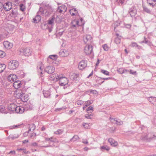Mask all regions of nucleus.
I'll list each match as a JSON object with an SVG mask.
<instances>
[{
  "label": "nucleus",
  "instance_id": "f257e3e1",
  "mask_svg": "<svg viewBox=\"0 0 156 156\" xmlns=\"http://www.w3.org/2000/svg\"><path fill=\"white\" fill-rule=\"evenodd\" d=\"M72 26L73 27H75L76 26H82L84 25L85 24L84 21L83 19L80 17L79 19L77 20H73L71 22Z\"/></svg>",
  "mask_w": 156,
  "mask_h": 156
},
{
  "label": "nucleus",
  "instance_id": "f03ea898",
  "mask_svg": "<svg viewBox=\"0 0 156 156\" xmlns=\"http://www.w3.org/2000/svg\"><path fill=\"white\" fill-rule=\"evenodd\" d=\"M18 62L16 60L10 61L9 63L8 68L10 70H14L17 68L19 66Z\"/></svg>",
  "mask_w": 156,
  "mask_h": 156
},
{
  "label": "nucleus",
  "instance_id": "7ed1b4c3",
  "mask_svg": "<svg viewBox=\"0 0 156 156\" xmlns=\"http://www.w3.org/2000/svg\"><path fill=\"white\" fill-rule=\"evenodd\" d=\"M20 51L25 56L27 57L30 56L32 53V50L29 47L24 48Z\"/></svg>",
  "mask_w": 156,
  "mask_h": 156
},
{
  "label": "nucleus",
  "instance_id": "20e7f679",
  "mask_svg": "<svg viewBox=\"0 0 156 156\" xmlns=\"http://www.w3.org/2000/svg\"><path fill=\"white\" fill-rule=\"evenodd\" d=\"M93 51V47L91 45H87L84 47L83 51L86 55H89Z\"/></svg>",
  "mask_w": 156,
  "mask_h": 156
},
{
  "label": "nucleus",
  "instance_id": "39448f33",
  "mask_svg": "<svg viewBox=\"0 0 156 156\" xmlns=\"http://www.w3.org/2000/svg\"><path fill=\"white\" fill-rule=\"evenodd\" d=\"M59 80V84L62 86H65L68 83V80L65 77H63L62 76H61Z\"/></svg>",
  "mask_w": 156,
  "mask_h": 156
},
{
  "label": "nucleus",
  "instance_id": "423d86ee",
  "mask_svg": "<svg viewBox=\"0 0 156 156\" xmlns=\"http://www.w3.org/2000/svg\"><path fill=\"white\" fill-rule=\"evenodd\" d=\"M12 8V3L10 2H7L3 5V8L5 11H9Z\"/></svg>",
  "mask_w": 156,
  "mask_h": 156
},
{
  "label": "nucleus",
  "instance_id": "0eeeda50",
  "mask_svg": "<svg viewBox=\"0 0 156 156\" xmlns=\"http://www.w3.org/2000/svg\"><path fill=\"white\" fill-rule=\"evenodd\" d=\"M4 47L7 49L9 50L12 48L13 46L12 43L10 42L7 41H5L3 42Z\"/></svg>",
  "mask_w": 156,
  "mask_h": 156
},
{
  "label": "nucleus",
  "instance_id": "6e6552de",
  "mask_svg": "<svg viewBox=\"0 0 156 156\" xmlns=\"http://www.w3.org/2000/svg\"><path fill=\"white\" fill-rule=\"evenodd\" d=\"M62 76V75H58L57 73H55L51 75V79L52 80L57 81L59 80Z\"/></svg>",
  "mask_w": 156,
  "mask_h": 156
},
{
  "label": "nucleus",
  "instance_id": "1a4fd4ad",
  "mask_svg": "<svg viewBox=\"0 0 156 156\" xmlns=\"http://www.w3.org/2000/svg\"><path fill=\"white\" fill-rule=\"evenodd\" d=\"M87 66L86 62L82 60L79 62L78 68L79 69L83 70L86 68Z\"/></svg>",
  "mask_w": 156,
  "mask_h": 156
},
{
  "label": "nucleus",
  "instance_id": "9d476101",
  "mask_svg": "<svg viewBox=\"0 0 156 156\" xmlns=\"http://www.w3.org/2000/svg\"><path fill=\"white\" fill-rule=\"evenodd\" d=\"M17 79V76L14 74H12L9 75L8 77V80L11 82H14Z\"/></svg>",
  "mask_w": 156,
  "mask_h": 156
},
{
  "label": "nucleus",
  "instance_id": "9b49d317",
  "mask_svg": "<svg viewBox=\"0 0 156 156\" xmlns=\"http://www.w3.org/2000/svg\"><path fill=\"white\" fill-rule=\"evenodd\" d=\"M92 37L91 35L89 34H86L83 36V39L84 42L87 43L88 42H90L92 40Z\"/></svg>",
  "mask_w": 156,
  "mask_h": 156
},
{
  "label": "nucleus",
  "instance_id": "f8f14e48",
  "mask_svg": "<svg viewBox=\"0 0 156 156\" xmlns=\"http://www.w3.org/2000/svg\"><path fill=\"white\" fill-rule=\"evenodd\" d=\"M16 106L13 104H10L8 106L7 109L10 113H14L15 112V109Z\"/></svg>",
  "mask_w": 156,
  "mask_h": 156
},
{
  "label": "nucleus",
  "instance_id": "ddd939ff",
  "mask_svg": "<svg viewBox=\"0 0 156 156\" xmlns=\"http://www.w3.org/2000/svg\"><path fill=\"white\" fill-rule=\"evenodd\" d=\"M67 10V8L64 5H62L59 6L58 11V12L62 14L64 13Z\"/></svg>",
  "mask_w": 156,
  "mask_h": 156
},
{
  "label": "nucleus",
  "instance_id": "4468645a",
  "mask_svg": "<svg viewBox=\"0 0 156 156\" xmlns=\"http://www.w3.org/2000/svg\"><path fill=\"white\" fill-rule=\"evenodd\" d=\"M45 70L48 73L50 74L54 72L55 68L52 66H49L46 68Z\"/></svg>",
  "mask_w": 156,
  "mask_h": 156
},
{
  "label": "nucleus",
  "instance_id": "2eb2a0df",
  "mask_svg": "<svg viewBox=\"0 0 156 156\" xmlns=\"http://www.w3.org/2000/svg\"><path fill=\"white\" fill-rule=\"evenodd\" d=\"M24 110L25 109L23 107L16 106L15 109V112L17 113L22 114L24 112Z\"/></svg>",
  "mask_w": 156,
  "mask_h": 156
},
{
  "label": "nucleus",
  "instance_id": "dca6fc26",
  "mask_svg": "<svg viewBox=\"0 0 156 156\" xmlns=\"http://www.w3.org/2000/svg\"><path fill=\"white\" fill-rule=\"evenodd\" d=\"M14 27L13 26L11 25H9L5 28V30L8 34H11L13 31Z\"/></svg>",
  "mask_w": 156,
  "mask_h": 156
},
{
  "label": "nucleus",
  "instance_id": "f3484780",
  "mask_svg": "<svg viewBox=\"0 0 156 156\" xmlns=\"http://www.w3.org/2000/svg\"><path fill=\"white\" fill-rule=\"evenodd\" d=\"M109 119L112 123H115L118 125H120L123 124L122 122L120 120H117L115 119H113L111 117H110Z\"/></svg>",
  "mask_w": 156,
  "mask_h": 156
},
{
  "label": "nucleus",
  "instance_id": "a211bd4d",
  "mask_svg": "<svg viewBox=\"0 0 156 156\" xmlns=\"http://www.w3.org/2000/svg\"><path fill=\"white\" fill-rule=\"evenodd\" d=\"M21 82L19 80L16 81L14 82L13 86L15 89L20 88L21 86Z\"/></svg>",
  "mask_w": 156,
  "mask_h": 156
},
{
  "label": "nucleus",
  "instance_id": "6ab92c4d",
  "mask_svg": "<svg viewBox=\"0 0 156 156\" xmlns=\"http://www.w3.org/2000/svg\"><path fill=\"white\" fill-rule=\"evenodd\" d=\"M69 54V52L68 51L66 50H64L63 51H60L59 52V54L61 57H64L68 56Z\"/></svg>",
  "mask_w": 156,
  "mask_h": 156
},
{
  "label": "nucleus",
  "instance_id": "aec40b11",
  "mask_svg": "<svg viewBox=\"0 0 156 156\" xmlns=\"http://www.w3.org/2000/svg\"><path fill=\"white\" fill-rule=\"evenodd\" d=\"M108 141L110 143L111 145L113 147H115L118 144L117 142L115 141L112 138H109L108 140Z\"/></svg>",
  "mask_w": 156,
  "mask_h": 156
},
{
  "label": "nucleus",
  "instance_id": "412c9836",
  "mask_svg": "<svg viewBox=\"0 0 156 156\" xmlns=\"http://www.w3.org/2000/svg\"><path fill=\"white\" fill-rule=\"evenodd\" d=\"M15 95L16 94L15 96L16 98H22L23 97H25V94H22V92L20 91H17L15 92L14 94Z\"/></svg>",
  "mask_w": 156,
  "mask_h": 156
},
{
  "label": "nucleus",
  "instance_id": "4be33fe9",
  "mask_svg": "<svg viewBox=\"0 0 156 156\" xmlns=\"http://www.w3.org/2000/svg\"><path fill=\"white\" fill-rule=\"evenodd\" d=\"M69 12L72 16H76L77 15L78 12L75 8H73L70 10Z\"/></svg>",
  "mask_w": 156,
  "mask_h": 156
},
{
  "label": "nucleus",
  "instance_id": "5701e85b",
  "mask_svg": "<svg viewBox=\"0 0 156 156\" xmlns=\"http://www.w3.org/2000/svg\"><path fill=\"white\" fill-rule=\"evenodd\" d=\"M6 66L4 64H0V73L2 72L5 69Z\"/></svg>",
  "mask_w": 156,
  "mask_h": 156
},
{
  "label": "nucleus",
  "instance_id": "b1692460",
  "mask_svg": "<svg viewBox=\"0 0 156 156\" xmlns=\"http://www.w3.org/2000/svg\"><path fill=\"white\" fill-rule=\"evenodd\" d=\"M19 136L18 134L9 135L8 137V138L9 139H11L12 140H13L14 139L18 138Z\"/></svg>",
  "mask_w": 156,
  "mask_h": 156
},
{
  "label": "nucleus",
  "instance_id": "393cba45",
  "mask_svg": "<svg viewBox=\"0 0 156 156\" xmlns=\"http://www.w3.org/2000/svg\"><path fill=\"white\" fill-rule=\"evenodd\" d=\"M55 18L54 17H52L49 19L48 21V23L49 25H52L53 24Z\"/></svg>",
  "mask_w": 156,
  "mask_h": 156
},
{
  "label": "nucleus",
  "instance_id": "a878e982",
  "mask_svg": "<svg viewBox=\"0 0 156 156\" xmlns=\"http://www.w3.org/2000/svg\"><path fill=\"white\" fill-rule=\"evenodd\" d=\"M147 2L150 5L153 6L154 5L156 2V0H147Z\"/></svg>",
  "mask_w": 156,
  "mask_h": 156
},
{
  "label": "nucleus",
  "instance_id": "bb28decb",
  "mask_svg": "<svg viewBox=\"0 0 156 156\" xmlns=\"http://www.w3.org/2000/svg\"><path fill=\"white\" fill-rule=\"evenodd\" d=\"M41 20V17L39 16H36L35 18L33 19L34 22L37 23Z\"/></svg>",
  "mask_w": 156,
  "mask_h": 156
},
{
  "label": "nucleus",
  "instance_id": "cd10ccee",
  "mask_svg": "<svg viewBox=\"0 0 156 156\" xmlns=\"http://www.w3.org/2000/svg\"><path fill=\"white\" fill-rule=\"evenodd\" d=\"M35 128V126H34V125L33 124H30V125L29 127V129L28 131V132L29 131H33L34 130Z\"/></svg>",
  "mask_w": 156,
  "mask_h": 156
},
{
  "label": "nucleus",
  "instance_id": "c85d7f7f",
  "mask_svg": "<svg viewBox=\"0 0 156 156\" xmlns=\"http://www.w3.org/2000/svg\"><path fill=\"white\" fill-rule=\"evenodd\" d=\"M100 149L102 151H103V150H106L107 151H108L110 149V148L107 146H104L101 147H100Z\"/></svg>",
  "mask_w": 156,
  "mask_h": 156
},
{
  "label": "nucleus",
  "instance_id": "c756f323",
  "mask_svg": "<svg viewBox=\"0 0 156 156\" xmlns=\"http://www.w3.org/2000/svg\"><path fill=\"white\" fill-rule=\"evenodd\" d=\"M93 108L91 106H90L87 109V111L88 113H91L93 112Z\"/></svg>",
  "mask_w": 156,
  "mask_h": 156
},
{
  "label": "nucleus",
  "instance_id": "7c9ffc66",
  "mask_svg": "<svg viewBox=\"0 0 156 156\" xmlns=\"http://www.w3.org/2000/svg\"><path fill=\"white\" fill-rule=\"evenodd\" d=\"M102 47L105 51H108L109 49V47L107 44H105L102 45Z\"/></svg>",
  "mask_w": 156,
  "mask_h": 156
},
{
  "label": "nucleus",
  "instance_id": "2f4dec72",
  "mask_svg": "<svg viewBox=\"0 0 156 156\" xmlns=\"http://www.w3.org/2000/svg\"><path fill=\"white\" fill-rule=\"evenodd\" d=\"M90 123H85L83 124V126L85 128L88 129L90 127Z\"/></svg>",
  "mask_w": 156,
  "mask_h": 156
},
{
  "label": "nucleus",
  "instance_id": "473e14b6",
  "mask_svg": "<svg viewBox=\"0 0 156 156\" xmlns=\"http://www.w3.org/2000/svg\"><path fill=\"white\" fill-rule=\"evenodd\" d=\"M130 14L132 16H135L136 14V10H131L130 12Z\"/></svg>",
  "mask_w": 156,
  "mask_h": 156
},
{
  "label": "nucleus",
  "instance_id": "72a5a7b5",
  "mask_svg": "<svg viewBox=\"0 0 156 156\" xmlns=\"http://www.w3.org/2000/svg\"><path fill=\"white\" fill-rule=\"evenodd\" d=\"M20 126H21V125H13L12 126H10L9 127V128H10V129H17V128H19Z\"/></svg>",
  "mask_w": 156,
  "mask_h": 156
},
{
  "label": "nucleus",
  "instance_id": "f704fd0d",
  "mask_svg": "<svg viewBox=\"0 0 156 156\" xmlns=\"http://www.w3.org/2000/svg\"><path fill=\"white\" fill-rule=\"evenodd\" d=\"M93 115L92 114H88L85 115V117L87 119H91L93 116Z\"/></svg>",
  "mask_w": 156,
  "mask_h": 156
},
{
  "label": "nucleus",
  "instance_id": "c9c22d12",
  "mask_svg": "<svg viewBox=\"0 0 156 156\" xmlns=\"http://www.w3.org/2000/svg\"><path fill=\"white\" fill-rule=\"evenodd\" d=\"M5 107L3 106H0V112L2 113H5Z\"/></svg>",
  "mask_w": 156,
  "mask_h": 156
},
{
  "label": "nucleus",
  "instance_id": "e433bc0d",
  "mask_svg": "<svg viewBox=\"0 0 156 156\" xmlns=\"http://www.w3.org/2000/svg\"><path fill=\"white\" fill-rule=\"evenodd\" d=\"M64 30L63 29H62L61 30V31L58 32L57 34V35L58 36H61L63 34V33L64 32Z\"/></svg>",
  "mask_w": 156,
  "mask_h": 156
},
{
  "label": "nucleus",
  "instance_id": "4c0bfd02",
  "mask_svg": "<svg viewBox=\"0 0 156 156\" xmlns=\"http://www.w3.org/2000/svg\"><path fill=\"white\" fill-rule=\"evenodd\" d=\"M101 72L103 73V74L108 76L109 75V72L107 70H105L104 69H101Z\"/></svg>",
  "mask_w": 156,
  "mask_h": 156
},
{
  "label": "nucleus",
  "instance_id": "58836bf2",
  "mask_svg": "<svg viewBox=\"0 0 156 156\" xmlns=\"http://www.w3.org/2000/svg\"><path fill=\"white\" fill-rule=\"evenodd\" d=\"M5 53L2 51L0 50V58H3L5 56Z\"/></svg>",
  "mask_w": 156,
  "mask_h": 156
},
{
  "label": "nucleus",
  "instance_id": "ea45409f",
  "mask_svg": "<svg viewBox=\"0 0 156 156\" xmlns=\"http://www.w3.org/2000/svg\"><path fill=\"white\" fill-rule=\"evenodd\" d=\"M79 139V138L78 136L77 135H75L70 140H73V141H75L76 140H78Z\"/></svg>",
  "mask_w": 156,
  "mask_h": 156
},
{
  "label": "nucleus",
  "instance_id": "a19ab883",
  "mask_svg": "<svg viewBox=\"0 0 156 156\" xmlns=\"http://www.w3.org/2000/svg\"><path fill=\"white\" fill-rule=\"evenodd\" d=\"M20 9L22 11H24L25 9V7L24 5L22 4H21L20 5Z\"/></svg>",
  "mask_w": 156,
  "mask_h": 156
},
{
  "label": "nucleus",
  "instance_id": "79ce46f5",
  "mask_svg": "<svg viewBox=\"0 0 156 156\" xmlns=\"http://www.w3.org/2000/svg\"><path fill=\"white\" fill-rule=\"evenodd\" d=\"M46 141H50L51 142H54V140L52 137H51L50 138H46L45 139Z\"/></svg>",
  "mask_w": 156,
  "mask_h": 156
},
{
  "label": "nucleus",
  "instance_id": "37998d69",
  "mask_svg": "<svg viewBox=\"0 0 156 156\" xmlns=\"http://www.w3.org/2000/svg\"><path fill=\"white\" fill-rule=\"evenodd\" d=\"M114 42L117 44H118L120 43L121 42V40L120 39L118 38H116Z\"/></svg>",
  "mask_w": 156,
  "mask_h": 156
},
{
  "label": "nucleus",
  "instance_id": "c03bdc74",
  "mask_svg": "<svg viewBox=\"0 0 156 156\" xmlns=\"http://www.w3.org/2000/svg\"><path fill=\"white\" fill-rule=\"evenodd\" d=\"M63 131L61 129H58V130L55 132V133L56 134H59L62 133Z\"/></svg>",
  "mask_w": 156,
  "mask_h": 156
},
{
  "label": "nucleus",
  "instance_id": "a18cd8bd",
  "mask_svg": "<svg viewBox=\"0 0 156 156\" xmlns=\"http://www.w3.org/2000/svg\"><path fill=\"white\" fill-rule=\"evenodd\" d=\"M49 58L51 59L55 60L57 58V55H50L49 56Z\"/></svg>",
  "mask_w": 156,
  "mask_h": 156
},
{
  "label": "nucleus",
  "instance_id": "49530a36",
  "mask_svg": "<svg viewBox=\"0 0 156 156\" xmlns=\"http://www.w3.org/2000/svg\"><path fill=\"white\" fill-rule=\"evenodd\" d=\"M76 103L78 105H81L83 103V101L82 100H78Z\"/></svg>",
  "mask_w": 156,
  "mask_h": 156
},
{
  "label": "nucleus",
  "instance_id": "de8ad7c7",
  "mask_svg": "<svg viewBox=\"0 0 156 156\" xmlns=\"http://www.w3.org/2000/svg\"><path fill=\"white\" fill-rule=\"evenodd\" d=\"M12 16H16L17 14V12L16 11H12Z\"/></svg>",
  "mask_w": 156,
  "mask_h": 156
},
{
  "label": "nucleus",
  "instance_id": "09e8293b",
  "mask_svg": "<svg viewBox=\"0 0 156 156\" xmlns=\"http://www.w3.org/2000/svg\"><path fill=\"white\" fill-rule=\"evenodd\" d=\"M27 107H28L29 109H32L33 107V105L31 104H30L27 105Z\"/></svg>",
  "mask_w": 156,
  "mask_h": 156
},
{
  "label": "nucleus",
  "instance_id": "8fccbe9b",
  "mask_svg": "<svg viewBox=\"0 0 156 156\" xmlns=\"http://www.w3.org/2000/svg\"><path fill=\"white\" fill-rule=\"evenodd\" d=\"M143 8H144V10L145 11H146V12H147L148 13L150 12V10L149 9L147 8V7H144Z\"/></svg>",
  "mask_w": 156,
  "mask_h": 156
},
{
  "label": "nucleus",
  "instance_id": "3c124183",
  "mask_svg": "<svg viewBox=\"0 0 156 156\" xmlns=\"http://www.w3.org/2000/svg\"><path fill=\"white\" fill-rule=\"evenodd\" d=\"M125 26L127 28H130L131 27V25L129 24H125Z\"/></svg>",
  "mask_w": 156,
  "mask_h": 156
},
{
  "label": "nucleus",
  "instance_id": "603ef678",
  "mask_svg": "<svg viewBox=\"0 0 156 156\" xmlns=\"http://www.w3.org/2000/svg\"><path fill=\"white\" fill-rule=\"evenodd\" d=\"M21 100L23 102H26L28 100V98H20Z\"/></svg>",
  "mask_w": 156,
  "mask_h": 156
},
{
  "label": "nucleus",
  "instance_id": "864d4df0",
  "mask_svg": "<svg viewBox=\"0 0 156 156\" xmlns=\"http://www.w3.org/2000/svg\"><path fill=\"white\" fill-rule=\"evenodd\" d=\"M82 142L84 144H87L88 143V142L87 140L86 139H83L82 140Z\"/></svg>",
  "mask_w": 156,
  "mask_h": 156
},
{
  "label": "nucleus",
  "instance_id": "5fc2aeb1",
  "mask_svg": "<svg viewBox=\"0 0 156 156\" xmlns=\"http://www.w3.org/2000/svg\"><path fill=\"white\" fill-rule=\"evenodd\" d=\"M32 146L34 147H38V145L37 143L36 142H34L31 144Z\"/></svg>",
  "mask_w": 156,
  "mask_h": 156
},
{
  "label": "nucleus",
  "instance_id": "6e6d98bb",
  "mask_svg": "<svg viewBox=\"0 0 156 156\" xmlns=\"http://www.w3.org/2000/svg\"><path fill=\"white\" fill-rule=\"evenodd\" d=\"M66 109V108L65 107H63L59 108H57L56 109V111H59V110H61L63 109Z\"/></svg>",
  "mask_w": 156,
  "mask_h": 156
},
{
  "label": "nucleus",
  "instance_id": "4d7b16f0",
  "mask_svg": "<svg viewBox=\"0 0 156 156\" xmlns=\"http://www.w3.org/2000/svg\"><path fill=\"white\" fill-rule=\"evenodd\" d=\"M22 151H23V152L25 154L28 153V151H27L26 149L25 148H23Z\"/></svg>",
  "mask_w": 156,
  "mask_h": 156
},
{
  "label": "nucleus",
  "instance_id": "13d9d810",
  "mask_svg": "<svg viewBox=\"0 0 156 156\" xmlns=\"http://www.w3.org/2000/svg\"><path fill=\"white\" fill-rule=\"evenodd\" d=\"M118 71H119L120 73H124V70L122 69H119Z\"/></svg>",
  "mask_w": 156,
  "mask_h": 156
},
{
  "label": "nucleus",
  "instance_id": "bf43d9fd",
  "mask_svg": "<svg viewBox=\"0 0 156 156\" xmlns=\"http://www.w3.org/2000/svg\"><path fill=\"white\" fill-rule=\"evenodd\" d=\"M91 94H96L97 93V92L95 90H93L90 92Z\"/></svg>",
  "mask_w": 156,
  "mask_h": 156
},
{
  "label": "nucleus",
  "instance_id": "052dcab7",
  "mask_svg": "<svg viewBox=\"0 0 156 156\" xmlns=\"http://www.w3.org/2000/svg\"><path fill=\"white\" fill-rule=\"evenodd\" d=\"M40 76H44L42 75V74H43L42 72L41 71V67H40Z\"/></svg>",
  "mask_w": 156,
  "mask_h": 156
},
{
  "label": "nucleus",
  "instance_id": "680f3d73",
  "mask_svg": "<svg viewBox=\"0 0 156 156\" xmlns=\"http://www.w3.org/2000/svg\"><path fill=\"white\" fill-rule=\"evenodd\" d=\"M132 45L133 47H136L137 46L136 44L135 43H133L132 44Z\"/></svg>",
  "mask_w": 156,
  "mask_h": 156
},
{
  "label": "nucleus",
  "instance_id": "e2e57ef3",
  "mask_svg": "<svg viewBox=\"0 0 156 156\" xmlns=\"http://www.w3.org/2000/svg\"><path fill=\"white\" fill-rule=\"evenodd\" d=\"M93 103V101H87V103L88 104V105H90V104H91L92 103Z\"/></svg>",
  "mask_w": 156,
  "mask_h": 156
},
{
  "label": "nucleus",
  "instance_id": "0e129e2a",
  "mask_svg": "<svg viewBox=\"0 0 156 156\" xmlns=\"http://www.w3.org/2000/svg\"><path fill=\"white\" fill-rule=\"evenodd\" d=\"M23 143L25 144L26 143L28 142V140H25L22 141Z\"/></svg>",
  "mask_w": 156,
  "mask_h": 156
},
{
  "label": "nucleus",
  "instance_id": "69168bd1",
  "mask_svg": "<svg viewBox=\"0 0 156 156\" xmlns=\"http://www.w3.org/2000/svg\"><path fill=\"white\" fill-rule=\"evenodd\" d=\"M2 7H3L2 4L0 2V10L2 9Z\"/></svg>",
  "mask_w": 156,
  "mask_h": 156
},
{
  "label": "nucleus",
  "instance_id": "338daca9",
  "mask_svg": "<svg viewBox=\"0 0 156 156\" xmlns=\"http://www.w3.org/2000/svg\"><path fill=\"white\" fill-rule=\"evenodd\" d=\"M15 151H11L9 153V154H10V153H12V154H15Z\"/></svg>",
  "mask_w": 156,
  "mask_h": 156
},
{
  "label": "nucleus",
  "instance_id": "774afa93",
  "mask_svg": "<svg viewBox=\"0 0 156 156\" xmlns=\"http://www.w3.org/2000/svg\"><path fill=\"white\" fill-rule=\"evenodd\" d=\"M119 1L121 3L123 4L124 3L125 0H119Z\"/></svg>",
  "mask_w": 156,
  "mask_h": 156
}]
</instances>
